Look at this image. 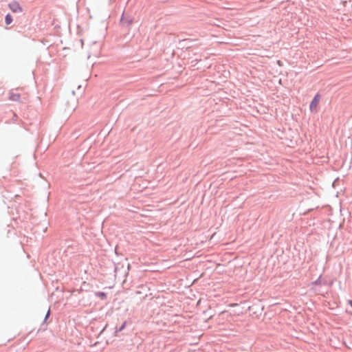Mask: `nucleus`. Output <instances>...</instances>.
I'll list each match as a JSON object with an SVG mask.
<instances>
[{
	"instance_id": "6",
	"label": "nucleus",
	"mask_w": 352,
	"mask_h": 352,
	"mask_svg": "<svg viewBox=\"0 0 352 352\" xmlns=\"http://www.w3.org/2000/svg\"><path fill=\"white\" fill-rule=\"evenodd\" d=\"M21 99V95L16 93H10L9 100L14 102H19Z\"/></svg>"
},
{
	"instance_id": "13",
	"label": "nucleus",
	"mask_w": 352,
	"mask_h": 352,
	"mask_svg": "<svg viewBox=\"0 0 352 352\" xmlns=\"http://www.w3.org/2000/svg\"><path fill=\"white\" fill-rule=\"evenodd\" d=\"M116 270H117V267H115V269H114L115 272H116Z\"/></svg>"
},
{
	"instance_id": "7",
	"label": "nucleus",
	"mask_w": 352,
	"mask_h": 352,
	"mask_svg": "<svg viewBox=\"0 0 352 352\" xmlns=\"http://www.w3.org/2000/svg\"><path fill=\"white\" fill-rule=\"evenodd\" d=\"M95 296L100 298L102 300H106L107 298V294L103 292H95Z\"/></svg>"
},
{
	"instance_id": "4",
	"label": "nucleus",
	"mask_w": 352,
	"mask_h": 352,
	"mask_svg": "<svg viewBox=\"0 0 352 352\" xmlns=\"http://www.w3.org/2000/svg\"><path fill=\"white\" fill-rule=\"evenodd\" d=\"M319 100H320V95H319V94H317L314 97V98L312 99V100L309 104V109L311 112H313L316 109V108L319 102Z\"/></svg>"
},
{
	"instance_id": "1",
	"label": "nucleus",
	"mask_w": 352,
	"mask_h": 352,
	"mask_svg": "<svg viewBox=\"0 0 352 352\" xmlns=\"http://www.w3.org/2000/svg\"><path fill=\"white\" fill-rule=\"evenodd\" d=\"M133 20H134V18L132 16L125 14L124 12H123L122 14L121 19H120V25L123 28L129 30L131 25H132V23L133 22Z\"/></svg>"
},
{
	"instance_id": "3",
	"label": "nucleus",
	"mask_w": 352,
	"mask_h": 352,
	"mask_svg": "<svg viewBox=\"0 0 352 352\" xmlns=\"http://www.w3.org/2000/svg\"><path fill=\"white\" fill-rule=\"evenodd\" d=\"M9 8L13 12H22L23 8L20 6L18 1H12L8 4Z\"/></svg>"
},
{
	"instance_id": "5",
	"label": "nucleus",
	"mask_w": 352,
	"mask_h": 352,
	"mask_svg": "<svg viewBox=\"0 0 352 352\" xmlns=\"http://www.w3.org/2000/svg\"><path fill=\"white\" fill-rule=\"evenodd\" d=\"M126 324H127V321H124L121 324V326H120L119 327H118L117 326H115V331L113 333V336L114 337L118 336V333L121 332L122 331H123L125 329Z\"/></svg>"
},
{
	"instance_id": "12",
	"label": "nucleus",
	"mask_w": 352,
	"mask_h": 352,
	"mask_svg": "<svg viewBox=\"0 0 352 352\" xmlns=\"http://www.w3.org/2000/svg\"><path fill=\"white\" fill-rule=\"evenodd\" d=\"M278 65H280V61L278 60Z\"/></svg>"
},
{
	"instance_id": "2",
	"label": "nucleus",
	"mask_w": 352,
	"mask_h": 352,
	"mask_svg": "<svg viewBox=\"0 0 352 352\" xmlns=\"http://www.w3.org/2000/svg\"><path fill=\"white\" fill-rule=\"evenodd\" d=\"M327 284V281L324 279L322 278V274L319 276V277L314 281L311 283V289L314 290L316 293L319 294L320 289L318 288L322 285H326Z\"/></svg>"
},
{
	"instance_id": "10",
	"label": "nucleus",
	"mask_w": 352,
	"mask_h": 352,
	"mask_svg": "<svg viewBox=\"0 0 352 352\" xmlns=\"http://www.w3.org/2000/svg\"><path fill=\"white\" fill-rule=\"evenodd\" d=\"M107 326H108V324H107L105 325V327L101 330V331L99 333V336H100L104 331V330L107 329Z\"/></svg>"
},
{
	"instance_id": "9",
	"label": "nucleus",
	"mask_w": 352,
	"mask_h": 352,
	"mask_svg": "<svg viewBox=\"0 0 352 352\" xmlns=\"http://www.w3.org/2000/svg\"><path fill=\"white\" fill-rule=\"evenodd\" d=\"M50 316V309L49 308L47 311V314L45 316V318L43 320V322H45L47 321V320L49 318Z\"/></svg>"
},
{
	"instance_id": "11",
	"label": "nucleus",
	"mask_w": 352,
	"mask_h": 352,
	"mask_svg": "<svg viewBox=\"0 0 352 352\" xmlns=\"http://www.w3.org/2000/svg\"><path fill=\"white\" fill-rule=\"evenodd\" d=\"M348 302H349V304L352 305V300H349V301H348Z\"/></svg>"
},
{
	"instance_id": "8",
	"label": "nucleus",
	"mask_w": 352,
	"mask_h": 352,
	"mask_svg": "<svg viewBox=\"0 0 352 352\" xmlns=\"http://www.w3.org/2000/svg\"><path fill=\"white\" fill-rule=\"evenodd\" d=\"M13 19L10 14H7L5 16V23L6 25H10L12 22Z\"/></svg>"
}]
</instances>
